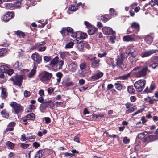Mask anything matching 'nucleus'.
<instances>
[{
    "mask_svg": "<svg viewBox=\"0 0 158 158\" xmlns=\"http://www.w3.org/2000/svg\"><path fill=\"white\" fill-rule=\"evenodd\" d=\"M7 95V93L5 89H3L2 91L1 96L3 98H5Z\"/></svg>",
    "mask_w": 158,
    "mask_h": 158,
    "instance_id": "72a5a7b5",
    "label": "nucleus"
},
{
    "mask_svg": "<svg viewBox=\"0 0 158 158\" xmlns=\"http://www.w3.org/2000/svg\"><path fill=\"white\" fill-rule=\"evenodd\" d=\"M91 66L92 68H96L98 67L99 65V59L96 57H94L90 59Z\"/></svg>",
    "mask_w": 158,
    "mask_h": 158,
    "instance_id": "6e6552de",
    "label": "nucleus"
},
{
    "mask_svg": "<svg viewBox=\"0 0 158 158\" xmlns=\"http://www.w3.org/2000/svg\"><path fill=\"white\" fill-rule=\"evenodd\" d=\"M23 76L21 75H16L10 79L12 80L14 85L20 87L22 85Z\"/></svg>",
    "mask_w": 158,
    "mask_h": 158,
    "instance_id": "20e7f679",
    "label": "nucleus"
},
{
    "mask_svg": "<svg viewBox=\"0 0 158 158\" xmlns=\"http://www.w3.org/2000/svg\"><path fill=\"white\" fill-rule=\"evenodd\" d=\"M124 57L122 55L120 57L118 58L116 60L117 62L116 65L117 66H120L123 64V60Z\"/></svg>",
    "mask_w": 158,
    "mask_h": 158,
    "instance_id": "dca6fc26",
    "label": "nucleus"
},
{
    "mask_svg": "<svg viewBox=\"0 0 158 158\" xmlns=\"http://www.w3.org/2000/svg\"><path fill=\"white\" fill-rule=\"evenodd\" d=\"M15 33L17 36L20 38H23L25 36L24 33L20 30L15 32Z\"/></svg>",
    "mask_w": 158,
    "mask_h": 158,
    "instance_id": "a878e982",
    "label": "nucleus"
},
{
    "mask_svg": "<svg viewBox=\"0 0 158 158\" xmlns=\"http://www.w3.org/2000/svg\"><path fill=\"white\" fill-rule=\"evenodd\" d=\"M58 59L59 57L58 56L55 57L50 63L49 65H52L56 64L58 62Z\"/></svg>",
    "mask_w": 158,
    "mask_h": 158,
    "instance_id": "c756f323",
    "label": "nucleus"
},
{
    "mask_svg": "<svg viewBox=\"0 0 158 158\" xmlns=\"http://www.w3.org/2000/svg\"><path fill=\"white\" fill-rule=\"evenodd\" d=\"M42 150H39L36 152L35 158H41L42 156Z\"/></svg>",
    "mask_w": 158,
    "mask_h": 158,
    "instance_id": "c9c22d12",
    "label": "nucleus"
},
{
    "mask_svg": "<svg viewBox=\"0 0 158 158\" xmlns=\"http://www.w3.org/2000/svg\"><path fill=\"white\" fill-rule=\"evenodd\" d=\"M48 106L50 108H53L54 106V102L50 100L44 101L40 104L39 107L40 111L42 113L45 112L44 110Z\"/></svg>",
    "mask_w": 158,
    "mask_h": 158,
    "instance_id": "f03ea898",
    "label": "nucleus"
},
{
    "mask_svg": "<svg viewBox=\"0 0 158 158\" xmlns=\"http://www.w3.org/2000/svg\"><path fill=\"white\" fill-rule=\"evenodd\" d=\"M156 52H158V51L157 50L152 49L145 51L141 53V56L142 58L147 57L151 55L156 53Z\"/></svg>",
    "mask_w": 158,
    "mask_h": 158,
    "instance_id": "9b49d317",
    "label": "nucleus"
},
{
    "mask_svg": "<svg viewBox=\"0 0 158 158\" xmlns=\"http://www.w3.org/2000/svg\"><path fill=\"white\" fill-rule=\"evenodd\" d=\"M68 68L70 71L75 72L77 68V66L74 62H73L69 65Z\"/></svg>",
    "mask_w": 158,
    "mask_h": 158,
    "instance_id": "2eb2a0df",
    "label": "nucleus"
},
{
    "mask_svg": "<svg viewBox=\"0 0 158 158\" xmlns=\"http://www.w3.org/2000/svg\"><path fill=\"white\" fill-rule=\"evenodd\" d=\"M71 53L72 54V55H74V56L72 55L71 56V58L73 60H76L78 56L77 55L74 51L71 52Z\"/></svg>",
    "mask_w": 158,
    "mask_h": 158,
    "instance_id": "ea45409f",
    "label": "nucleus"
},
{
    "mask_svg": "<svg viewBox=\"0 0 158 158\" xmlns=\"http://www.w3.org/2000/svg\"><path fill=\"white\" fill-rule=\"evenodd\" d=\"M130 27L133 29V31L137 34L139 31L140 27L139 24L136 22H133L131 24Z\"/></svg>",
    "mask_w": 158,
    "mask_h": 158,
    "instance_id": "1a4fd4ad",
    "label": "nucleus"
},
{
    "mask_svg": "<svg viewBox=\"0 0 158 158\" xmlns=\"http://www.w3.org/2000/svg\"><path fill=\"white\" fill-rule=\"evenodd\" d=\"M77 48L80 51H82L83 50L84 48V45L82 43H80L78 44L77 46Z\"/></svg>",
    "mask_w": 158,
    "mask_h": 158,
    "instance_id": "37998d69",
    "label": "nucleus"
},
{
    "mask_svg": "<svg viewBox=\"0 0 158 158\" xmlns=\"http://www.w3.org/2000/svg\"><path fill=\"white\" fill-rule=\"evenodd\" d=\"M31 57L34 61H36L38 63H40L41 61V56L37 53L35 52L32 54Z\"/></svg>",
    "mask_w": 158,
    "mask_h": 158,
    "instance_id": "f8f14e48",
    "label": "nucleus"
},
{
    "mask_svg": "<svg viewBox=\"0 0 158 158\" xmlns=\"http://www.w3.org/2000/svg\"><path fill=\"white\" fill-rule=\"evenodd\" d=\"M136 106H135L133 107L129 108L128 110L126 111V113H130L133 112L134 110L136 109Z\"/></svg>",
    "mask_w": 158,
    "mask_h": 158,
    "instance_id": "58836bf2",
    "label": "nucleus"
},
{
    "mask_svg": "<svg viewBox=\"0 0 158 158\" xmlns=\"http://www.w3.org/2000/svg\"><path fill=\"white\" fill-rule=\"evenodd\" d=\"M86 67V65L85 63H82L80 65V68L81 70H84Z\"/></svg>",
    "mask_w": 158,
    "mask_h": 158,
    "instance_id": "a19ab883",
    "label": "nucleus"
},
{
    "mask_svg": "<svg viewBox=\"0 0 158 158\" xmlns=\"http://www.w3.org/2000/svg\"><path fill=\"white\" fill-rule=\"evenodd\" d=\"M37 66L35 64L34 65L33 69L31 70V71L29 73L28 76L30 78H31L35 74L36 72V69Z\"/></svg>",
    "mask_w": 158,
    "mask_h": 158,
    "instance_id": "bb28decb",
    "label": "nucleus"
},
{
    "mask_svg": "<svg viewBox=\"0 0 158 158\" xmlns=\"http://www.w3.org/2000/svg\"><path fill=\"white\" fill-rule=\"evenodd\" d=\"M103 73L99 72L94 75L92 76L91 77L92 79L96 80L101 77L103 76Z\"/></svg>",
    "mask_w": 158,
    "mask_h": 158,
    "instance_id": "aec40b11",
    "label": "nucleus"
},
{
    "mask_svg": "<svg viewBox=\"0 0 158 158\" xmlns=\"http://www.w3.org/2000/svg\"><path fill=\"white\" fill-rule=\"evenodd\" d=\"M147 132H145L143 133H141L138 135L137 137L139 139H141L143 138L145 135V133H146Z\"/></svg>",
    "mask_w": 158,
    "mask_h": 158,
    "instance_id": "3c124183",
    "label": "nucleus"
},
{
    "mask_svg": "<svg viewBox=\"0 0 158 158\" xmlns=\"http://www.w3.org/2000/svg\"><path fill=\"white\" fill-rule=\"evenodd\" d=\"M8 70V67L4 64H0V72L6 73Z\"/></svg>",
    "mask_w": 158,
    "mask_h": 158,
    "instance_id": "a211bd4d",
    "label": "nucleus"
},
{
    "mask_svg": "<svg viewBox=\"0 0 158 158\" xmlns=\"http://www.w3.org/2000/svg\"><path fill=\"white\" fill-rule=\"evenodd\" d=\"M147 64L148 65V66L151 67L152 68L154 69L157 66L158 64L156 63H154L152 64L149 65Z\"/></svg>",
    "mask_w": 158,
    "mask_h": 158,
    "instance_id": "4d7b16f0",
    "label": "nucleus"
},
{
    "mask_svg": "<svg viewBox=\"0 0 158 158\" xmlns=\"http://www.w3.org/2000/svg\"><path fill=\"white\" fill-rule=\"evenodd\" d=\"M21 138H22L21 140L22 141H24L25 140H27V139H27V137H26V135L25 134H23L22 135Z\"/></svg>",
    "mask_w": 158,
    "mask_h": 158,
    "instance_id": "69168bd1",
    "label": "nucleus"
},
{
    "mask_svg": "<svg viewBox=\"0 0 158 158\" xmlns=\"http://www.w3.org/2000/svg\"><path fill=\"white\" fill-rule=\"evenodd\" d=\"M44 60L45 61L48 62L51 60L52 59L50 56H45L44 57Z\"/></svg>",
    "mask_w": 158,
    "mask_h": 158,
    "instance_id": "6e6d98bb",
    "label": "nucleus"
},
{
    "mask_svg": "<svg viewBox=\"0 0 158 158\" xmlns=\"http://www.w3.org/2000/svg\"><path fill=\"white\" fill-rule=\"evenodd\" d=\"M109 11L111 15H115L116 14V12L113 8L110 9Z\"/></svg>",
    "mask_w": 158,
    "mask_h": 158,
    "instance_id": "5fc2aeb1",
    "label": "nucleus"
},
{
    "mask_svg": "<svg viewBox=\"0 0 158 158\" xmlns=\"http://www.w3.org/2000/svg\"><path fill=\"white\" fill-rule=\"evenodd\" d=\"M1 113L3 117H4L6 118H8L9 116V113L5 110H2L1 111Z\"/></svg>",
    "mask_w": 158,
    "mask_h": 158,
    "instance_id": "7c9ffc66",
    "label": "nucleus"
},
{
    "mask_svg": "<svg viewBox=\"0 0 158 158\" xmlns=\"http://www.w3.org/2000/svg\"><path fill=\"white\" fill-rule=\"evenodd\" d=\"M14 16V13L12 12H8L3 17L2 19L5 22H7L11 19Z\"/></svg>",
    "mask_w": 158,
    "mask_h": 158,
    "instance_id": "ddd939ff",
    "label": "nucleus"
},
{
    "mask_svg": "<svg viewBox=\"0 0 158 158\" xmlns=\"http://www.w3.org/2000/svg\"><path fill=\"white\" fill-rule=\"evenodd\" d=\"M73 85V83L71 82H67L65 84V86L66 87H69Z\"/></svg>",
    "mask_w": 158,
    "mask_h": 158,
    "instance_id": "338daca9",
    "label": "nucleus"
},
{
    "mask_svg": "<svg viewBox=\"0 0 158 158\" xmlns=\"http://www.w3.org/2000/svg\"><path fill=\"white\" fill-rule=\"evenodd\" d=\"M123 40L124 41H134L135 39L130 35H126L123 37Z\"/></svg>",
    "mask_w": 158,
    "mask_h": 158,
    "instance_id": "393cba45",
    "label": "nucleus"
},
{
    "mask_svg": "<svg viewBox=\"0 0 158 158\" xmlns=\"http://www.w3.org/2000/svg\"><path fill=\"white\" fill-rule=\"evenodd\" d=\"M5 6L6 8L7 9H10L12 10L15 9L14 6H15L14 3H7L5 4Z\"/></svg>",
    "mask_w": 158,
    "mask_h": 158,
    "instance_id": "c85d7f7f",
    "label": "nucleus"
},
{
    "mask_svg": "<svg viewBox=\"0 0 158 158\" xmlns=\"http://www.w3.org/2000/svg\"><path fill=\"white\" fill-rule=\"evenodd\" d=\"M13 67L16 69H20V66L19 65V62L18 61H17L16 63L13 64Z\"/></svg>",
    "mask_w": 158,
    "mask_h": 158,
    "instance_id": "49530a36",
    "label": "nucleus"
},
{
    "mask_svg": "<svg viewBox=\"0 0 158 158\" xmlns=\"http://www.w3.org/2000/svg\"><path fill=\"white\" fill-rule=\"evenodd\" d=\"M93 117H95L96 118H98V117L102 118L104 117V115L100 114H94L93 115Z\"/></svg>",
    "mask_w": 158,
    "mask_h": 158,
    "instance_id": "de8ad7c7",
    "label": "nucleus"
},
{
    "mask_svg": "<svg viewBox=\"0 0 158 158\" xmlns=\"http://www.w3.org/2000/svg\"><path fill=\"white\" fill-rule=\"evenodd\" d=\"M59 54L62 59H65L67 58L70 55L69 52L66 51L61 52Z\"/></svg>",
    "mask_w": 158,
    "mask_h": 158,
    "instance_id": "412c9836",
    "label": "nucleus"
},
{
    "mask_svg": "<svg viewBox=\"0 0 158 158\" xmlns=\"http://www.w3.org/2000/svg\"><path fill=\"white\" fill-rule=\"evenodd\" d=\"M130 141V139L127 137H125L123 139V142L125 144L128 143Z\"/></svg>",
    "mask_w": 158,
    "mask_h": 158,
    "instance_id": "09e8293b",
    "label": "nucleus"
},
{
    "mask_svg": "<svg viewBox=\"0 0 158 158\" xmlns=\"http://www.w3.org/2000/svg\"><path fill=\"white\" fill-rule=\"evenodd\" d=\"M78 33L80 35V37H77L76 40L78 41L80 40H83L87 37V34L85 33H81L80 32H78Z\"/></svg>",
    "mask_w": 158,
    "mask_h": 158,
    "instance_id": "6ab92c4d",
    "label": "nucleus"
},
{
    "mask_svg": "<svg viewBox=\"0 0 158 158\" xmlns=\"http://www.w3.org/2000/svg\"><path fill=\"white\" fill-rule=\"evenodd\" d=\"M107 54V52H104L102 53H98V56L100 58H102L106 56Z\"/></svg>",
    "mask_w": 158,
    "mask_h": 158,
    "instance_id": "864d4df0",
    "label": "nucleus"
},
{
    "mask_svg": "<svg viewBox=\"0 0 158 158\" xmlns=\"http://www.w3.org/2000/svg\"><path fill=\"white\" fill-rule=\"evenodd\" d=\"M73 31V29L70 27H63L60 31L63 36H65L68 35V33H71Z\"/></svg>",
    "mask_w": 158,
    "mask_h": 158,
    "instance_id": "9d476101",
    "label": "nucleus"
},
{
    "mask_svg": "<svg viewBox=\"0 0 158 158\" xmlns=\"http://www.w3.org/2000/svg\"><path fill=\"white\" fill-rule=\"evenodd\" d=\"M35 115L33 113H31L26 116V118L27 120H33L35 118Z\"/></svg>",
    "mask_w": 158,
    "mask_h": 158,
    "instance_id": "2f4dec72",
    "label": "nucleus"
},
{
    "mask_svg": "<svg viewBox=\"0 0 158 158\" xmlns=\"http://www.w3.org/2000/svg\"><path fill=\"white\" fill-rule=\"evenodd\" d=\"M130 76V73H129L127 74H125L122 76H120L118 77L117 78L118 79L120 80H125L127 79Z\"/></svg>",
    "mask_w": 158,
    "mask_h": 158,
    "instance_id": "cd10ccee",
    "label": "nucleus"
},
{
    "mask_svg": "<svg viewBox=\"0 0 158 158\" xmlns=\"http://www.w3.org/2000/svg\"><path fill=\"white\" fill-rule=\"evenodd\" d=\"M30 145V144H26L23 143L21 144L20 146L23 148L26 149L29 147Z\"/></svg>",
    "mask_w": 158,
    "mask_h": 158,
    "instance_id": "a18cd8bd",
    "label": "nucleus"
},
{
    "mask_svg": "<svg viewBox=\"0 0 158 158\" xmlns=\"http://www.w3.org/2000/svg\"><path fill=\"white\" fill-rule=\"evenodd\" d=\"M73 45L74 43L73 42H69L66 45L65 48H71L73 47Z\"/></svg>",
    "mask_w": 158,
    "mask_h": 158,
    "instance_id": "79ce46f5",
    "label": "nucleus"
},
{
    "mask_svg": "<svg viewBox=\"0 0 158 158\" xmlns=\"http://www.w3.org/2000/svg\"><path fill=\"white\" fill-rule=\"evenodd\" d=\"M148 142H151L158 139V135H148L146 138Z\"/></svg>",
    "mask_w": 158,
    "mask_h": 158,
    "instance_id": "4468645a",
    "label": "nucleus"
},
{
    "mask_svg": "<svg viewBox=\"0 0 158 158\" xmlns=\"http://www.w3.org/2000/svg\"><path fill=\"white\" fill-rule=\"evenodd\" d=\"M73 140L74 141L78 143H80L79 141V135H77L76 136H75Z\"/></svg>",
    "mask_w": 158,
    "mask_h": 158,
    "instance_id": "052dcab7",
    "label": "nucleus"
},
{
    "mask_svg": "<svg viewBox=\"0 0 158 158\" xmlns=\"http://www.w3.org/2000/svg\"><path fill=\"white\" fill-rule=\"evenodd\" d=\"M143 111V109H141L138 110L137 112H135L134 113L132 114V116H133L135 115H136L138 114L139 113H140L142 112Z\"/></svg>",
    "mask_w": 158,
    "mask_h": 158,
    "instance_id": "0e129e2a",
    "label": "nucleus"
},
{
    "mask_svg": "<svg viewBox=\"0 0 158 158\" xmlns=\"http://www.w3.org/2000/svg\"><path fill=\"white\" fill-rule=\"evenodd\" d=\"M81 4V2L77 4L76 5H72L69 7V10L72 11H75L77 10H78L79 7L80 6V4Z\"/></svg>",
    "mask_w": 158,
    "mask_h": 158,
    "instance_id": "f3484780",
    "label": "nucleus"
},
{
    "mask_svg": "<svg viewBox=\"0 0 158 158\" xmlns=\"http://www.w3.org/2000/svg\"><path fill=\"white\" fill-rule=\"evenodd\" d=\"M115 36H111L110 39L109 40L110 42L112 43H114L115 42Z\"/></svg>",
    "mask_w": 158,
    "mask_h": 158,
    "instance_id": "e2e57ef3",
    "label": "nucleus"
},
{
    "mask_svg": "<svg viewBox=\"0 0 158 158\" xmlns=\"http://www.w3.org/2000/svg\"><path fill=\"white\" fill-rule=\"evenodd\" d=\"M144 40L147 43L150 44L152 42L153 38L150 35H147L145 37Z\"/></svg>",
    "mask_w": 158,
    "mask_h": 158,
    "instance_id": "b1692460",
    "label": "nucleus"
},
{
    "mask_svg": "<svg viewBox=\"0 0 158 158\" xmlns=\"http://www.w3.org/2000/svg\"><path fill=\"white\" fill-rule=\"evenodd\" d=\"M40 146V144L37 142H35L33 143V146L35 148H37Z\"/></svg>",
    "mask_w": 158,
    "mask_h": 158,
    "instance_id": "bf43d9fd",
    "label": "nucleus"
},
{
    "mask_svg": "<svg viewBox=\"0 0 158 158\" xmlns=\"http://www.w3.org/2000/svg\"><path fill=\"white\" fill-rule=\"evenodd\" d=\"M135 49L133 47L128 46L126 49V52L128 54H132L135 52Z\"/></svg>",
    "mask_w": 158,
    "mask_h": 158,
    "instance_id": "5701e85b",
    "label": "nucleus"
},
{
    "mask_svg": "<svg viewBox=\"0 0 158 158\" xmlns=\"http://www.w3.org/2000/svg\"><path fill=\"white\" fill-rule=\"evenodd\" d=\"M13 72L14 71L12 69H10L8 71L7 70V73L8 75H11L13 73Z\"/></svg>",
    "mask_w": 158,
    "mask_h": 158,
    "instance_id": "774afa93",
    "label": "nucleus"
},
{
    "mask_svg": "<svg viewBox=\"0 0 158 158\" xmlns=\"http://www.w3.org/2000/svg\"><path fill=\"white\" fill-rule=\"evenodd\" d=\"M15 5V9L16 8H19L20 7L21 3L19 2H17L14 3Z\"/></svg>",
    "mask_w": 158,
    "mask_h": 158,
    "instance_id": "c03bdc74",
    "label": "nucleus"
},
{
    "mask_svg": "<svg viewBox=\"0 0 158 158\" xmlns=\"http://www.w3.org/2000/svg\"><path fill=\"white\" fill-rule=\"evenodd\" d=\"M24 94L25 97H27L30 95L31 94L29 91L27 90H25L24 92Z\"/></svg>",
    "mask_w": 158,
    "mask_h": 158,
    "instance_id": "13d9d810",
    "label": "nucleus"
},
{
    "mask_svg": "<svg viewBox=\"0 0 158 158\" xmlns=\"http://www.w3.org/2000/svg\"><path fill=\"white\" fill-rule=\"evenodd\" d=\"M7 50L5 48H2L0 49V56H4L6 54Z\"/></svg>",
    "mask_w": 158,
    "mask_h": 158,
    "instance_id": "e433bc0d",
    "label": "nucleus"
},
{
    "mask_svg": "<svg viewBox=\"0 0 158 158\" xmlns=\"http://www.w3.org/2000/svg\"><path fill=\"white\" fill-rule=\"evenodd\" d=\"M84 23L86 27L88 28H91V27L93 26H92L90 23L86 21H85L84 22Z\"/></svg>",
    "mask_w": 158,
    "mask_h": 158,
    "instance_id": "8fccbe9b",
    "label": "nucleus"
},
{
    "mask_svg": "<svg viewBox=\"0 0 158 158\" xmlns=\"http://www.w3.org/2000/svg\"><path fill=\"white\" fill-rule=\"evenodd\" d=\"M127 90L128 92L131 94H135V90L132 86H129L128 87Z\"/></svg>",
    "mask_w": 158,
    "mask_h": 158,
    "instance_id": "f704fd0d",
    "label": "nucleus"
},
{
    "mask_svg": "<svg viewBox=\"0 0 158 158\" xmlns=\"http://www.w3.org/2000/svg\"><path fill=\"white\" fill-rule=\"evenodd\" d=\"M10 106L14 108L15 114H17L18 113H21L23 110L22 106L15 102H13L11 103L10 104Z\"/></svg>",
    "mask_w": 158,
    "mask_h": 158,
    "instance_id": "39448f33",
    "label": "nucleus"
},
{
    "mask_svg": "<svg viewBox=\"0 0 158 158\" xmlns=\"http://www.w3.org/2000/svg\"><path fill=\"white\" fill-rule=\"evenodd\" d=\"M146 84V81L144 80H140L135 82L134 84V87L138 92L142 91Z\"/></svg>",
    "mask_w": 158,
    "mask_h": 158,
    "instance_id": "7ed1b4c3",
    "label": "nucleus"
},
{
    "mask_svg": "<svg viewBox=\"0 0 158 158\" xmlns=\"http://www.w3.org/2000/svg\"><path fill=\"white\" fill-rule=\"evenodd\" d=\"M133 70L136 71L135 73L136 77H144L146 75L147 72L148 71V65L147 63H146L145 66L136 67Z\"/></svg>",
    "mask_w": 158,
    "mask_h": 158,
    "instance_id": "f257e3e1",
    "label": "nucleus"
},
{
    "mask_svg": "<svg viewBox=\"0 0 158 158\" xmlns=\"http://www.w3.org/2000/svg\"><path fill=\"white\" fill-rule=\"evenodd\" d=\"M98 30V28L96 27L93 26L89 28L88 31V34L90 35L94 34Z\"/></svg>",
    "mask_w": 158,
    "mask_h": 158,
    "instance_id": "4be33fe9",
    "label": "nucleus"
},
{
    "mask_svg": "<svg viewBox=\"0 0 158 158\" xmlns=\"http://www.w3.org/2000/svg\"><path fill=\"white\" fill-rule=\"evenodd\" d=\"M155 3L156 2H154L152 0L147 4V6L150 5L152 7H153L155 5Z\"/></svg>",
    "mask_w": 158,
    "mask_h": 158,
    "instance_id": "680f3d73",
    "label": "nucleus"
},
{
    "mask_svg": "<svg viewBox=\"0 0 158 158\" xmlns=\"http://www.w3.org/2000/svg\"><path fill=\"white\" fill-rule=\"evenodd\" d=\"M71 34V37L73 38H77V35L79 34L78 32H73V31Z\"/></svg>",
    "mask_w": 158,
    "mask_h": 158,
    "instance_id": "603ef678",
    "label": "nucleus"
},
{
    "mask_svg": "<svg viewBox=\"0 0 158 158\" xmlns=\"http://www.w3.org/2000/svg\"><path fill=\"white\" fill-rule=\"evenodd\" d=\"M115 88L118 90H120L122 89V86L121 84L119 83H115L114 84Z\"/></svg>",
    "mask_w": 158,
    "mask_h": 158,
    "instance_id": "4c0bfd02",
    "label": "nucleus"
},
{
    "mask_svg": "<svg viewBox=\"0 0 158 158\" xmlns=\"http://www.w3.org/2000/svg\"><path fill=\"white\" fill-rule=\"evenodd\" d=\"M6 144L9 149H13L14 148V144L10 141H7Z\"/></svg>",
    "mask_w": 158,
    "mask_h": 158,
    "instance_id": "473e14b6",
    "label": "nucleus"
},
{
    "mask_svg": "<svg viewBox=\"0 0 158 158\" xmlns=\"http://www.w3.org/2000/svg\"><path fill=\"white\" fill-rule=\"evenodd\" d=\"M102 31L104 34L106 35H114L115 32L113 31L111 28L109 27L105 26L102 29Z\"/></svg>",
    "mask_w": 158,
    "mask_h": 158,
    "instance_id": "0eeeda50",
    "label": "nucleus"
},
{
    "mask_svg": "<svg viewBox=\"0 0 158 158\" xmlns=\"http://www.w3.org/2000/svg\"><path fill=\"white\" fill-rule=\"evenodd\" d=\"M52 77L51 73L45 71L44 74L43 75L41 79V81L44 83L47 84V81L49 80Z\"/></svg>",
    "mask_w": 158,
    "mask_h": 158,
    "instance_id": "423d86ee",
    "label": "nucleus"
}]
</instances>
